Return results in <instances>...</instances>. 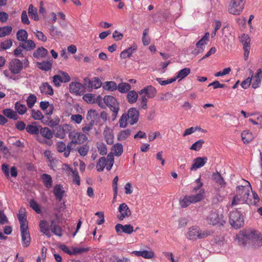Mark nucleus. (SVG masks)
<instances>
[{
	"label": "nucleus",
	"mask_w": 262,
	"mask_h": 262,
	"mask_svg": "<svg viewBox=\"0 0 262 262\" xmlns=\"http://www.w3.org/2000/svg\"><path fill=\"white\" fill-rule=\"evenodd\" d=\"M236 238L242 244L245 245L247 240H251L252 242L258 247L262 245V237L257 231H243L236 235Z\"/></svg>",
	"instance_id": "obj_1"
},
{
	"label": "nucleus",
	"mask_w": 262,
	"mask_h": 262,
	"mask_svg": "<svg viewBox=\"0 0 262 262\" xmlns=\"http://www.w3.org/2000/svg\"><path fill=\"white\" fill-rule=\"evenodd\" d=\"M250 186H245L239 185L236 187V194L234 196L231 206H234L239 203L249 204L248 196L249 195V188L250 187V183L247 182Z\"/></svg>",
	"instance_id": "obj_2"
},
{
	"label": "nucleus",
	"mask_w": 262,
	"mask_h": 262,
	"mask_svg": "<svg viewBox=\"0 0 262 262\" xmlns=\"http://www.w3.org/2000/svg\"><path fill=\"white\" fill-rule=\"evenodd\" d=\"M210 234L211 232L208 230L203 231L198 226H192L188 229L187 236L189 240L196 241L205 238Z\"/></svg>",
	"instance_id": "obj_3"
},
{
	"label": "nucleus",
	"mask_w": 262,
	"mask_h": 262,
	"mask_svg": "<svg viewBox=\"0 0 262 262\" xmlns=\"http://www.w3.org/2000/svg\"><path fill=\"white\" fill-rule=\"evenodd\" d=\"M205 192L203 189L200 190L199 193L195 195H185L183 199H180L179 204L181 208H186L191 204L195 203L202 201L204 198Z\"/></svg>",
	"instance_id": "obj_4"
},
{
	"label": "nucleus",
	"mask_w": 262,
	"mask_h": 262,
	"mask_svg": "<svg viewBox=\"0 0 262 262\" xmlns=\"http://www.w3.org/2000/svg\"><path fill=\"white\" fill-rule=\"evenodd\" d=\"M114 154L115 152L112 151L108 154L106 158L104 157L100 158L96 164L97 170L102 171L105 167L107 170H110L114 164Z\"/></svg>",
	"instance_id": "obj_5"
},
{
	"label": "nucleus",
	"mask_w": 262,
	"mask_h": 262,
	"mask_svg": "<svg viewBox=\"0 0 262 262\" xmlns=\"http://www.w3.org/2000/svg\"><path fill=\"white\" fill-rule=\"evenodd\" d=\"M229 223L234 229H239L244 225V216L237 209L232 210L229 215Z\"/></svg>",
	"instance_id": "obj_6"
},
{
	"label": "nucleus",
	"mask_w": 262,
	"mask_h": 262,
	"mask_svg": "<svg viewBox=\"0 0 262 262\" xmlns=\"http://www.w3.org/2000/svg\"><path fill=\"white\" fill-rule=\"evenodd\" d=\"M245 4V0H232L228 8V11L230 14L238 15L243 11Z\"/></svg>",
	"instance_id": "obj_7"
},
{
	"label": "nucleus",
	"mask_w": 262,
	"mask_h": 262,
	"mask_svg": "<svg viewBox=\"0 0 262 262\" xmlns=\"http://www.w3.org/2000/svg\"><path fill=\"white\" fill-rule=\"evenodd\" d=\"M69 138L72 143L75 145L83 144L88 139L85 134L76 131L70 132L69 134Z\"/></svg>",
	"instance_id": "obj_8"
},
{
	"label": "nucleus",
	"mask_w": 262,
	"mask_h": 262,
	"mask_svg": "<svg viewBox=\"0 0 262 262\" xmlns=\"http://www.w3.org/2000/svg\"><path fill=\"white\" fill-rule=\"evenodd\" d=\"M71 126L68 124H64L62 126L58 125L55 127L54 133L55 136L60 139H63L67 130H70Z\"/></svg>",
	"instance_id": "obj_9"
},
{
	"label": "nucleus",
	"mask_w": 262,
	"mask_h": 262,
	"mask_svg": "<svg viewBox=\"0 0 262 262\" xmlns=\"http://www.w3.org/2000/svg\"><path fill=\"white\" fill-rule=\"evenodd\" d=\"M23 69V63L16 58L12 59L9 63V70L12 73L18 74Z\"/></svg>",
	"instance_id": "obj_10"
},
{
	"label": "nucleus",
	"mask_w": 262,
	"mask_h": 262,
	"mask_svg": "<svg viewBox=\"0 0 262 262\" xmlns=\"http://www.w3.org/2000/svg\"><path fill=\"white\" fill-rule=\"evenodd\" d=\"M70 91L76 95H81L85 92V87L79 82H72L70 84Z\"/></svg>",
	"instance_id": "obj_11"
},
{
	"label": "nucleus",
	"mask_w": 262,
	"mask_h": 262,
	"mask_svg": "<svg viewBox=\"0 0 262 262\" xmlns=\"http://www.w3.org/2000/svg\"><path fill=\"white\" fill-rule=\"evenodd\" d=\"M119 214L117 217L120 221H122L125 217H128L131 215V212L128 207L125 203H122L118 208Z\"/></svg>",
	"instance_id": "obj_12"
},
{
	"label": "nucleus",
	"mask_w": 262,
	"mask_h": 262,
	"mask_svg": "<svg viewBox=\"0 0 262 262\" xmlns=\"http://www.w3.org/2000/svg\"><path fill=\"white\" fill-rule=\"evenodd\" d=\"M126 114L128 116V122L130 125H133L138 122L139 112L136 108L132 107L129 108L128 113Z\"/></svg>",
	"instance_id": "obj_13"
},
{
	"label": "nucleus",
	"mask_w": 262,
	"mask_h": 262,
	"mask_svg": "<svg viewBox=\"0 0 262 262\" xmlns=\"http://www.w3.org/2000/svg\"><path fill=\"white\" fill-rule=\"evenodd\" d=\"M208 161V158L206 157H197L193 160V163L190 167V169L191 171H195L197 169L202 167L205 165Z\"/></svg>",
	"instance_id": "obj_14"
},
{
	"label": "nucleus",
	"mask_w": 262,
	"mask_h": 262,
	"mask_svg": "<svg viewBox=\"0 0 262 262\" xmlns=\"http://www.w3.org/2000/svg\"><path fill=\"white\" fill-rule=\"evenodd\" d=\"M116 231L118 234L124 233L130 234L134 231V227L130 224L123 225L121 224L116 225Z\"/></svg>",
	"instance_id": "obj_15"
},
{
	"label": "nucleus",
	"mask_w": 262,
	"mask_h": 262,
	"mask_svg": "<svg viewBox=\"0 0 262 262\" xmlns=\"http://www.w3.org/2000/svg\"><path fill=\"white\" fill-rule=\"evenodd\" d=\"M21 236L22 245L24 247H28L30 244L31 238L28 228H25L24 230L20 229Z\"/></svg>",
	"instance_id": "obj_16"
},
{
	"label": "nucleus",
	"mask_w": 262,
	"mask_h": 262,
	"mask_svg": "<svg viewBox=\"0 0 262 262\" xmlns=\"http://www.w3.org/2000/svg\"><path fill=\"white\" fill-rule=\"evenodd\" d=\"M18 220L20 224V229L28 228V222L27 220L26 214L25 212V209L21 208L18 214Z\"/></svg>",
	"instance_id": "obj_17"
},
{
	"label": "nucleus",
	"mask_w": 262,
	"mask_h": 262,
	"mask_svg": "<svg viewBox=\"0 0 262 262\" xmlns=\"http://www.w3.org/2000/svg\"><path fill=\"white\" fill-rule=\"evenodd\" d=\"M157 90L152 85H148L142 89L139 92V94H145L148 98H151L155 96Z\"/></svg>",
	"instance_id": "obj_18"
},
{
	"label": "nucleus",
	"mask_w": 262,
	"mask_h": 262,
	"mask_svg": "<svg viewBox=\"0 0 262 262\" xmlns=\"http://www.w3.org/2000/svg\"><path fill=\"white\" fill-rule=\"evenodd\" d=\"M41 93L46 95L52 96L54 94L53 89L48 82H43L39 87Z\"/></svg>",
	"instance_id": "obj_19"
},
{
	"label": "nucleus",
	"mask_w": 262,
	"mask_h": 262,
	"mask_svg": "<svg viewBox=\"0 0 262 262\" xmlns=\"http://www.w3.org/2000/svg\"><path fill=\"white\" fill-rule=\"evenodd\" d=\"M53 192L56 199L59 202H60L62 199L65 191L63 190L62 185L60 184H57L54 187Z\"/></svg>",
	"instance_id": "obj_20"
},
{
	"label": "nucleus",
	"mask_w": 262,
	"mask_h": 262,
	"mask_svg": "<svg viewBox=\"0 0 262 262\" xmlns=\"http://www.w3.org/2000/svg\"><path fill=\"white\" fill-rule=\"evenodd\" d=\"M132 254L137 256H141L146 259L151 258L155 255L154 252L151 250L134 251L132 252Z\"/></svg>",
	"instance_id": "obj_21"
},
{
	"label": "nucleus",
	"mask_w": 262,
	"mask_h": 262,
	"mask_svg": "<svg viewBox=\"0 0 262 262\" xmlns=\"http://www.w3.org/2000/svg\"><path fill=\"white\" fill-rule=\"evenodd\" d=\"M40 107L47 115H51L53 114L54 106L53 104L50 105L48 101H41Z\"/></svg>",
	"instance_id": "obj_22"
},
{
	"label": "nucleus",
	"mask_w": 262,
	"mask_h": 262,
	"mask_svg": "<svg viewBox=\"0 0 262 262\" xmlns=\"http://www.w3.org/2000/svg\"><path fill=\"white\" fill-rule=\"evenodd\" d=\"M103 101L113 112L112 116L115 115V98L112 96L107 95L104 97Z\"/></svg>",
	"instance_id": "obj_23"
},
{
	"label": "nucleus",
	"mask_w": 262,
	"mask_h": 262,
	"mask_svg": "<svg viewBox=\"0 0 262 262\" xmlns=\"http://www.w3.org/2000/svg\"><path fill=\"white\" fill-rule=\"evenodd\" d=\"M206 221L210 225H215L220 222V219L218 213L213 212H211L207 216Z\"/></svg>",
	"instance_id": "obj_24"
},
{
	"label": "nucleus",
	"mask_w": 262,
	"mask_h": 262,
	"mask_svg": "<svg viewBox=\"0 0 262 262\" xmlns=\"http://www.w3.org/2000/svg\"><path fill=\"white\" fill-rule=\"evenodd\" d=\"M240 41L243 45L244 51H248V50H250L251 39L248 34H243L240 37Z\"/></svg>",
	"instance_id": "obj_25"
},
{
	"label": "nucleus",
	"mask_w": 262,
	"mask_h": 262,
	"mask_svg": "<svg viewBox=\"0 0 262 262\" xmlns=\"http://www.w3.org/2000/svg\"><path fill=\"white\" fill-rule=\"evenodd\" d=\"M85 85H87L89 89H92L93 88L98 89L103 84L99 78L94 77L91 80H89L88 83H85Z\"/></svg>",
	"instance_id": "obj_26"
},
{
	"label": "nucleus",
	"mask_w": 262,
	"mask_h": 262,
	"mask_svg": "<svg viewBox=\"0 0 262 262\" xmlns=\"http://www.w3.org/2000/svg\"><path fill=\"white\" fill-rule=\"evenodd\" d=\"M52 60L43 61L42 62H37L36 64L39 69L45 71H48L52 69Z\"/></svg>",
	"instance_id": "obj_27"
},
{
	"label": "nucleus",
	"mask_w": 262,
	"mask_h": 262,
	"mask_svg": "<svg viewBox=\"0 0 262 262\" xmlns=\"http://www.w3.org/2000/svg\"><path fill=\"white\" fill-rule=\"evenodd\" d=\"M48 54V50L41 47L37 49L33 54V57L36 58L46 57Z\"/></svg>",
	"instance_id": "obj_28"
},
{
	"label": "nucleus",
	"mask_w": 262,
	"mask_h": 262,
	"mask_svg": "<svg viewBox=\"0 0 262 262\" xmlns=\"http://www.w3.org/2000/svg\"><path fill=\"white\" fill-rule=\"evenodd\" d=\"M131 134L132 130L130 129L121 130L117 135V140L119 141H123L129 137Z\"/></svg>",
	"instance_id": "obj_29"
},
{
	"label": "nucleus",
	"mask_w": 262,
	"mask_h": 262,
	"mask_svg": "<svg viewBox=\"0 0 262 262\" xmlns=\"http://www.w3.org/2000/svg\"><path fill=\"white\" fill-rule=\"evenodd\" d=\"M39 133H40L41 135L46 139L50 140L53 136V133L52 131L47 127H40Z\"/></svg>",
	"instance_id": "obj_30"
},
{
	"label": "nucleus",
	"mask_w": 262,
	"mask_h": 262,
	"mask_svg": "<svg viewBox=\"0 0 262 262\" xmlns=\"http://www.w3.org/2000/svg\"><path fill=\"white\" fill-rule=\"evenodd\" d=\"M41 178L46 187L49 189L52 186L53 180L50 175L43 173L41 175Z\"/></svg>",
	"instance_id": "obj_31"
},
{
	"label": "nucleus",
	"mask_w": 262,
	"mask_h": 262,
	"mask_svg": "<svg viewBox=\"0 0 262 262\" xmlns=\"http://www.w3.org/2000/svg\"><path fill=\"white\" fill-rule=\"evenodd\" d=\"M209 33L206 32L203 37L196 43V46L200 49L204 50L203 46L206 45L209 40Z\"/></svg>",
	"instance_id": "obj_32"
},
{
	"label": "nucleus",
	"mask_w": 262,
	"mask_h": 262,
	"mask_svg": "<svg viewBox=\"0 0 262 262\" xmlns=\"http://www.w3.org/2000/svg\"><path fill=\"white\" fill-rule=\"evenodd\" d=\"M138 98V94L134 90L129 91L126 96L127 101L130 104L135 103L137 100Z\"/></svg>",
	"instance_id": "obj_33"
},
{
	"label": "nucleus",
	"mask_w": 262,
	"mask_h": 262,
	"mask_svg": "<svg viewBox=\"0 0 262 262\" xmlns=\"http://www.w3.org/2000/svg\"><path fill=\"white\" fill-rule=\"evenodd\" d=\"M99 115L95 110H91L88 111L86 114V119L89 122L95 123L96 120L98 118Z\"/></svg>",
	"instance_id": "obj_34"
},
{
	"label": "nucleus",
	"mask_w": 262,
	"mask_h": 262,
	"mask_svg": "<svg viewBox=\"0 0 262 262\" xmlns=\"http://www.w3.org/2000/svg\"><path fill=\"white\" fill-rule=\"evenodd\" d=\"M212 178L216 183L221 186H225L226 185V182L220 173L218 171H216L212 174Z\"/></svg>",
	"instance_id": "obj_35"
},
{
	"label": "nucleus",
	"mask_w": 262,
	"mask_h": 262,
	"mask_svg": "<svg viewBox=\"0 0 262 262\" xmlns=\"http://www.w3.org/2000/svg\"><path fill=\"white\" fill-rule=\"evenodd\" d=\"M24 42L25 43L20 46L28 51H31L36 47L34 41L32 40H27V39Z\"/></svg>",
	"instance_id": "obj_36"
},
{
	"label": "nucleus",
	"mask_w": 262,
	"mask_h": 262,
	"mask_svg": "<svg viewBox=\"0 0 262 262\" xmlns=\"http://www.w3.org/2000/svg\"><path fill=\"white\" fill-rule=\"evenodd\" d=\"M54 220H52L51 225V230L52 232L59 237L62 236V231L61 228L58 225L54 224Z\"/></svg>",
	"instance_id": "obj_37"
},
{
	"label": "nucleus",
	"mask_w": 262,
	"mask_h": 262,
	"mask_svg": "<svg viewBox=\"0 0 262 262\" xmlns=\"http://www.w3.org/2000/svg\"><path fill=\"white\" fill-rule=\"evenodd\" d=\"M131 86L128 83L121 82L118 84L117 87L116 85V90L118 89L119 92L121 93H126L130 89Z\"/></svg>",
	"instance_id": "obj_38"
},
{
	"label": "nucleus",
	"mask_w": 262,
	"mask_h": 262,
	"mask_svg": "<svg viewBox=\"0 0 262 262\" xmlns=\"http://www.w3.org/2000/svg\"><path fill=\"white\" fill-rule=\"evenodd\" d=\"M3 114L7 117L13 120H17L18 118L17 114L12 110L10 108L4 109L3 111Z\"/></svg>",
	"instance_id": "obj_39"
},
{
	"label": "nucleus",
	"mask_w": 262,
	"mask_h": 262,
	"mask_svg": "<svg viewBox=\"0 0 262 262\" xmlns=\"http://www.w3.org/2000/svg\"><path fill=\"white\" fill-rule=\"evenodd\" d=\"M15 110L20 115L25 114L27 111V108L25 104H21L19 102H16L14 106Z\"/></svg>",
	"instance_id": "obj_40"
},
{
	"label": "nucleus",
	"mask_w": 262,
	"mask_h": 262,
	"mask_svg": "<svg viewBox=\"0 0 262 262\" xmlns=\"http://www.w3.org/2000/svg\"><path fill=\"white\" fill-rule=\"evenodd\" d=\"M28 13L29 16L35 20H38L39 19L37 9L34 8L32 4L29 6Z\"/></svg>",
	"instance_id": "obj_41"
},
{
	"label": "nucleus",
	"mask_w": 262,
	"mask_h": 262,
	"mask_svg": "<svg viewBox=\"0 0 262 262\" xmlns=\"http://www.w3.org/2000/svg\"><path fill=\"white\" fill-rule=\"evenodd\" d=\"M17 39L19 41H24L28 38V33L24 29H19L16 33Z\"/></svg>",
	"instance_id": "obj_42"
},
{
	"label": "nucleus",
	"mask_w": 262,
	"mask_h": 262,
	"mask_svg": "<svg viewBox=\"0 0 262 262\" xmlns=\"http://www.w3.org/2000/svg\"><path fill=\"white\" fill-rule=\"evenodd\" d=\"M190 73V69L188 68H185L182 70H181L177 74V76L176 78L177 79L179 78L180 80H181L185 77H186L187 76H188Z\"/></svg>",
	"instance_id": "obj_43"
},
{
	"label": "nucleus",
	"mask_w": 262,
	"mask_h": 262,
	"mask_svg": "<svg viewBox=\"0 0 262 262\" xmlns=\"http://www.w3.org/2000/svg\"><path fill=\"white\" fill-rule=\"evenodd\" d=\"M241 137L245 143H248L252 140V134L248 130H244L241 134Z\"/></svg>",
	"instance_id": "obj_44"
},
{
	"label": "nucleus",
	"mask_w": 262,
	"mask_h": 262,
	"mask_svg": "<svg viewBox=\"0 0 262 262\" xmlns=\"http://www.w3.org/2000/svg\"><path fill=\"white\" fill-rule=\"evenodd\" d=\"M50 34L53 37L60 38L62 36L61 32L59 31L56 27L52 25L49 28Z\"/></svg>",
	"instance_id": "obj_45"
},
{
	"label": "nucleus",
	"mask_w": 262,
	"mask_h": 262,
	"mask_svg": "<svg viewBox=\"0 0 262 262\" xmlns=\"http://www.w3.org/2000/svg\"><path fill=\"white\" fill-rule=\"evenodd\" d=\"M12 28L11 26L0 27V37L9 35L12 32Z\"/></svg>",
	"instance_id": "obj_46"
},
{
	"label": "nucleus",
	"mask_w": 262,
	"mask_h": 262,
	"mask_svg": "<svg viewBox=\"0 0 262 262\" xmlns=\"http://www.w3.org/2000/svg\"><path fill=\"white\" fill-rule=\"evenodd\" d=\"M26 131L32 135H37L39 133L40 129L33 124H29L26 126Z\"/></svg>",
	"instance_id": "obj_47"
},
{
	"label": "nucleus",
	"mask_w": 262,
	"mask_h": 262,
	"mask_svg": "<svg viewBox=\"0 0 262 262\" xmlns=\"http://www.w3.org/2000/svg\"><path fill=\"white\" fill-rule=\"evenodd\" d=\"M37 101V97L34 94H30L27 98V104L29 108L33 107Z\"/></svg>",
	"instance_id": "obj_48"
},
{
	"label": "nucleus",
	"mask_w": 262,
	"mask_h": 262,
	"mask_svg": "<svg viewBox=\"0 0 262 262\" xmlns=\"http://www.w3.org/2000/svg\"><path fill=\"white\" fill-rule=\"evenodd\" d=\"M104 136L106 142L108 144H112L114 143V135L109 129L104 130Z\"/></svg>",
	"instance_id": "obj_49"
},
{
	"label": "nucleus",
	"mask_w": 262,
	"mask_h": 262,
	"mask_svg": "<svg viewBox=\"0 0 262 262\" xmlns=\"http://www.w3.org/2000/svg\"><path fill=\"white\" fill-rule=\"evenodd\" d=\"M73 255L85 253L90 251L89 247H72Z\"/></svg>",
	"instance_id": "obj_50"
},
{
	"label": "nucleus",
	"mask_w": 262,
	"mask_h": 262,
	"mask_svg": "<svg viewBox=\"0 0 262 262\" xmlns=\"http://www.w3.org/2000/svg\"><path fill=\"white\" fill-rule=\"evenodd\" d=\"M204 141L202 139H200L194 142L190 147V150L199 151L202 148L203 144L204 143Z\"/></svg>",
	"instance_id": "obj_51"
},
{
	"label": "nucleus",
	"mask_w": 262,
	"mask_h": 262,
	"mask_svg": "<svg viewBox=\"0 0 262 262\" xmlns=\"http://www.w3.org/2000/svg\"><path fill=\"white\" fill-rule=\"evenodd\" d=\"M30 206L38 214L41 213V209L39 204L34 200L32 199L29 202Z\"/></svg>",
	"instance_id": "obj_52"
},
{
	"label": "nucleus",
	"mask_w": 262,
	"mask_h": 262,
	"mask_svg": "<svg viewBox=\"0 0 262 262\" xmlns=\"http://www.w3.org/2000/svg\"><path fill=\"white\" fill-rule=\"evenodd\" d=\"M97 148L99 154L101 155H105L107 153L106 145L102 142H98L97 143Z\"/></svg>",
	"instance_id": "obj_53"
},
{
	"label": "nucleus",
	"mask_w": 262,
	"mask_h": 262,
	"mask_svg": "<svg viewBox=\"0 0 262 262\" xmlns=\"http://www.w3.org/2000/svg\"><path fill=\"white\" fill-rule=\"evenodd\" d=\"M127 120H128V115H127L126 114H123L119 121L120 127L122 128L126 127L127 125Z\"/></svg>",
	"instance_id": "obj_54"
},
{
	"label": "nucleus",
	"mask_w": 262,
	"mask_h": 262,
	"mask_svg": "<svg viewBox=\"0 0 262 262\" xmlns=\"http://www.w3.org/2000/svg\"><path fill=\"white\" fill-rule=\"evenodd\" d=\"M75 147V144L72 143L71 141L69 142L66 146V149L64 152V156L66 158H68L70 154V152L74 149Z\"/></svg>",
	"instance_id": "obj_55"
},
{
	"label": "nucleus",
	"mask_w": 262,
	"mask_h": 262,
	"mask_svg": "<svg viewBox=\"0 0 262 262\" xmlns=\"http://www.w3.org/2000/svg\"><path fill=\"white\" fill-rule=\"evenodd\" d=\"M102 87L105 90L114 91L115 90V82L106 81L103 83Z\"/></svg>",
	"instance_id": "obj_56"
},
{
	"label": "nucleus",
	"mask_w": 262,
	"mask_h": 262,
	"mask_svg": "<svg viewBox=\"0 0 262 262\" xmlns=\"http://www.w3.org/2000/svg\"><path fill=\"white\" fill-rule=\"evenodd\" d=\"M196 130H202V132H204V133L206 132V130L202 129L201 128H200L198 126H196L195 127H191L190 128L186 129L184 131V133L183 134V136H186L187 135H190Z\"/></svg>",
	"instance_id": "obj_57"
},
{
	"label": "nucleus",
	"mask_w": 262,
	"mask_h": 262,
	"mask_svg": "<svg viewBox=\"0 0 262 262\" xmlns=\"http://www.w3.org/2000/svg\"><path fill=\"white\" fill-rule=\"evenodd\" d=\"M39 226L40 232L42 233H46L47 231L49 230L48 224L45 220L40 221Z\"/></svg>",
	"instance_id": "obj_58"
},
{
	"label": "nucleus",
	"mask_w": 262,
	"mask_h": 262,
	"mask_svg": "<svg viewBox=\"0 0 262 262\" xmlns=\"http://www.w3.org/2000/svg\"><path fill=\"white\" fill-rule=\"evenodd\" d=\"M31 116L35 120H40L43 118V116L40 111L32 110Z\"/></svg>",
	"instance_id": "obj_59"
},
{
	"label": "nucleus",
	"mask_w": 262,
	"mask_h": 262,
	"mask_svg": "<svg viewBox=\"0 0 262 262\" xmlns=\"http://www.w3.org/2000/svg\"><path fill=\"white\" fill-rule=\"evenodd\" d=\"M12 46V41L9 39L1 43L0 47L3 50H7L10 48Z\"/></svg>",
	"instance_id": "obj_60"
},
{
	"label": "nucleus",
	"mask_w": 262,
	"mask_h": 262,
	"mask_svg": "<svg viewBox=\"0 0 262 262\" xmlns=\"http://www.w3.org/2000/svg\"><path fill=\"white\" fill-rule=\"evenodd\" d=\"M36 37L39 40H41L43 42H46L47 40V37L44 35V34L38 30H36L34 32Z\"/></svg>",
	"instance_id": "obj_61"
},
{
	"label": "nucleus",
	"mask_w": 262,
	"mask_h": 262,
	"mask_svg": "<svg viewBox=\"0 0 262 262\" xmlns=\"http://www.w3.org/2000/svg\"><path fill=\"white\" fill-rule=\"evenodd\" d=\"M89 150V147L85 145L82 146H80L78 149V151L81 156L84 157L87 155Z\"/></svg>",
	"instance_id": "obj_62"
},
{
	"label": "nucleus",
	"mask_w": 262,
	"mask_h": 262,
	"mask_svg": "<svg viewBox=\"0 0 262 262\" xmlns=\"http://www.w3.org/2000/svg\"><path fill=\"white\" fill-rule=\"evenodd\" d=\"M83 117L80 114L72 115L71 116V120L77 124H80L82 122Z\"/></svg>",
	"instance_id": "obj_63"
},
{
	"label": "nucleus",
	"mask_w": 262,
	"mask_h": 262,
	"mask_svg": "<svg viewBox=\"0 0 262 262\" xmlns=\"http://www.w3.org/2000/svg\"><path fill=\"white\" fill-rule=\"evenodd\" d=\"M123 151V147L121 143H116V157L120 156Z\"/></svg>",
	"instance_id": "obj_64"
}]
</instances>
